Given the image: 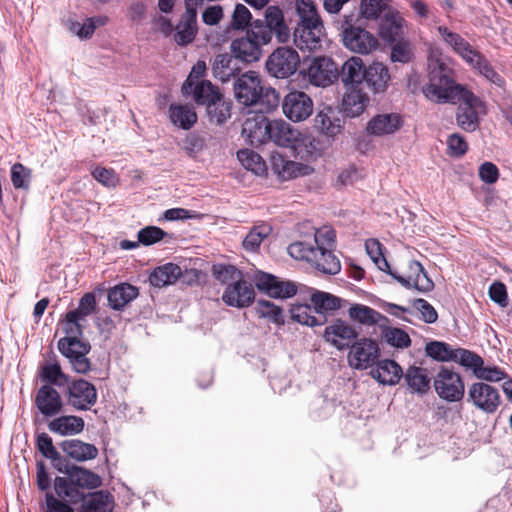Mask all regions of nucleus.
<instances>
[{
	"label": "nucleus",
	"instance_id": "nucleus-1",
	"mask_svg": "<svg viewBox=\"0 0 512 512\" xmlns=\"http://www.w3.org/2000/svg\"><path fill=\"white\" fill-rule=\"evenodd\" d=\"M453 69L441 59H429L428 83L423 93L429 100L437 103L460 102L457 113V124L467 132L475 131L480 124V116L487 113L486 104L462 85L456 84Z\"/></svg>",
	"mask_w": 512,
	"mask_h": 512
},
{
	"label": "nucleus",
	"instance_id": "nucleus-2",
	"mask_svg": "<svg viewBox=\"0 0 512 512\" xmlns=\"http://www.w3.org/2000/svg\"><path fill=\"white\" fill-rule=\"evenodd\" d=\"M55 468L66 474L68 477H56L54 479V490L58 497L67 499L70 503L77 504L84 499L83 489H95L102 484V480L96 473L76 465L61 468L55 464Z\"/></svg>",
	"mask_w": 512,
	"mask_h": 512
},
{
	"label": "nucleus",
	"instance_id": "nucleus-3",
	"mask_svg": "<svg viewBox=\"0 0 512 512\" xmlns=\"http://www.w3.org/2000/svg\"><path fill=\"white\" fill-rule=\"evenodd\" d=\"M360 20L359 13L351 12L335 21V25L344 47L354 53L365 55L376 50L379 43L372 33L358 25Z\"/></svg>",
	"mask_w": 512,
	"mask_h": 512
},
{
	"label": "nucleus",
	"instance_id": "nucleus-4",
	"mask_svg": "<svg viewBox=\"0 0 512 512\" xmlns=\"http://www.w3.org/2000/svg\"><path fill=\"white\" fill-rule=\"evenodd\" d=\"M287 250L291 257L310 263L324 274L335 275L341 270L339 259L324 247L318 249L315 244L299 241L290 244Z\"/></svg>",
	"mask_w": 512,
	"mask_h": 512
},
{
	"label": "nucleus",
	"instance_id": "nucleus-5",
	"mask_svg": "<svg viewBox=\"0 0 512 512\" xmlns=\"http://www.w3.org/2000/svg\"><path fill=\"white\" fill-rule=\"evenodd\" d=\"M256 34L263 44H269L275 35L279 43H286L290 39V29L286 25L282 10L277 6H268L264 13V20L256 19L252 23V35Z\"/></svg>",
	"mask_w": 512,
	"mask_h": 512
},
{
	"label": "nucleus",
	"instance_id": "nucleus-6",
	"mask_svg": "<svg viewBox=\"0 0 512 512\" xmlns=\"http://www.w3.org/2000/svg\"><path fill=\"white\" fill-rule=\"evenodd\" d=\"M303 80L316 87H327L339 76L337 64L328 57H315L304 63L300 71Z\"/></svg>",
	"mask_w": 512,
	"mask_h": 512
},
{
	"label": "nucleus",
	"instance_id": "nucleus-7",
	"mask_svg": "<svg viewBox=\"0 0 512 512\" xmlns=\"http://www.w3.org/2000/svg\"><path fill=\"white\" fill-rule=\"evenodd\" d=\"M300 64V58L296 50L290 47H278L268 57L266 70L269 75L285 79L293 75Z\"/></svg>",
	"mask_w": 512,
	"mask_h": 512
},
{
	"label": "nucleus",
	"instance_id": "nucleus-8",
	"mask_svg": "<svg viewBox=\"0 0 512 512\" xmlns=\"http://www.w3.org/2000/svg\"><path fill=\"white\" fill-rule=\"evenodd\" d=\"M67 404L77 411L90 410L97 402V389L85 379H73L66 385L64 393Z\"/></svg>",
	"mask_w": 512,
	"mask_h": 512
},
{
	"label": "nucleus",
	"instance_id": "nucleus-9",
	"mask_svg": "<svg viewBox=\"0 0 512 512\" xmlns=\"http://www.w3.org/2000/svg\"><path fill=\"white\" fill-rule=\"evenodd\" d=\"M433 385L438 396L448 402H457L464 397L465 386L461 376L448 368L437 373Z\"/></svg>",
	"mask_w": 512,
	"mask_h": 512
},
{
	"label": "nucleus",
	"instance_id": "nucleus-10",
	"mask_svg": "<svg viewBox=\"0 0 512 512\" xmlns=\"http://www.w3.org/2000/svg\"><path fill=\"white\" fill-rule=\"evenodd\" d=\"M380 357V348L375 340L361 338L351 346L348 354L350 367L356 370H365L374 366Z\"/></svg>",
	"mask_w": 512,
	"mask_h": 512
},
{
	"label": "nucleus",
	"instance_id": "nucleus-11",
	"mask_svg": "<svg viewBox=\"0 0 512 512\" xmlns=\"http://www.w3.org/2000/svg\"><path fill=\"white\" fill-rule=\"evenodd\" d=\"M254 282L260 292L272 298H290L297 293V286L293 281L280 280L275 275L263 271L255 273Z\"/></svg>",
	"mask_w": 512,
	"mask_h": 512
},
{
	"label": "nucleus",
	"instance_id": "nucleus-12",
	"mask_svg": "<svg viewBox=\"0 0 512 512\" xmlns=\"http://www.w3.org/2000/svg\"><path fill=\"white\" fill-rule=\"evenodd\" d=\"M262 80L255 71H249L240 75L234 82V94L236 100L247 107L255 106L262 92Z\"/></svg>",
	"mask_w": 512,
	"mask_h": 512
},
{
	"label": "nucleus",
	"instance_id": "nucleus-13",
	"mask_svg": "<svg viewBox=\"0 0 512 512\" xmlns=\"http://www.w3.org/2000/svg\"><path fill=\"white\" fill-rule=\"evenodd\" d=\"M282 110L289 120L301 122L313 113V101L305 92L291 91L282 101Z\"/></svg>",
	"mask_w": 512,
	"mask_h": 512
},
{
	"label": "nucleus",
	"instance_id": "nucleus-14",
	"mask_svg": "<svg viewBox=\"0 0 512 512\" xmlns=\"http://www.w3.org/2000/svg\"><path fill=\"white\" fill-rule=\"evenodd\" d=\"M358 331L344 320L336 319L324 331L325 341L338 350L350 349L358 338Z\"/></svg>",
	"mask_w": 512,
	"mask_h": 512
},
{
	"label": "nucleus",
	"instance_id": "nucleus-15",
	"mask_svg": "<svg viewBox=\"0 0 512 512\" xmlns=\"http://www.w3.org/2000/svg\"><path fill=\"white\" fill-rule=\"evenodd\" d=\"M408 269L409 273L406 276H402L392 269L389 275L406 289L414 288L423 293L433 290L434 283L420 262L409 260Z\"/></svg>",
	"mask_w": 512,
	"mask_h": 512
},
{
	"label": "nucleus",
	"instance_id": "nucleus-16",
	"mask_svg": "<svg viewBox=\"0 0 512 512\" xmlns=\"http://www.w3.org/2000/svg\"><path fill=\"white\" fill-rule=\"evenodd\" d=\"M467 401L485 413H494L500 404V396L493 386L476 382L468 388Z\"/></svg>",
	"mask_w": 512,
	"mask_h": 512
},
{
	"label": "nucleus",
	"instance_id": "nucleus-17",
	"mask_svg": "<svg viewBox=\"0 0 512 512\" xmlns=\"http://www.w3.org/2000/svg\"><path fill=\"white\" fill-rule=\"evenodd\" d=\"M261 39L256 35H252V29L247 30L245 36L234 39L230 44L231 53L236 59L250 64L258 61L262 56Z\"/></svg>",
	"mask_w": 512,
	"mask_h": 512
},
{
	"label": "nucleus",
	"instance_id": "nucleus-18",
	"mask_svg": "<svg viewBox=\"0 0 512 512\" xmlns=\"http://www.w3.org/2000/svg\"><path fill=\"white\" fill-rule=\"evenodd\" d=\"M197 1L185 0V12L176 26L175 42L180 46L191 43L197 34Z\"/></svg>",
	"mask_w": 512,
	"mask_h": 512
},
{
	"label": "nucleus",
	"instance_id": "nucleus-19",
	"mask_svg": "<svg viewBox=\"0 0 512 512\" xmlns=\"http://www.w3.org/2000/svg\"><path fill=\"white\" fill-rule=\"evenodd\" d=\"M325 36L322 22L297 24L293 37L294 43L300 50H316L321 47Z\"/></svg>",
	"mask_w": 512,
	"mask_h": 512
},
{
	"label": "nucleus",
	"instance_id": "nucleus-20",
	"mask_svg": "<svg viewBox=\"0 0 512 512\" xmlns=\"http://www.w3.org/2000/svg\"><path fill=\"white\" fill-rule=\"evenodd\" d=\"M255 299V291L251 283L243 278L230 283L222 294V301L231 307L245 308L250 306Z\"/></svg>",
	"mask_w": 512,
	"mask_h": 512
},
{
	"label": "nucleus",
	"instance_id": "nucleus-21",
	"mask_svg": "<svg viewBox=\"0 0 512 512\" xmlns=\"http://www.w3.org/2000/svg\"><path fill=\"white\" fill-rule=\"evenodd\" d=\"M269 140L278 146L296 148L302 134L284 120H271L268 126Z\"/></svg>",
	"mask_w": 512,
	"mask_h": 512
},
{
	"label": "nucleus",
	"instance_id": "nucleus-22",
	"mask_svg": "<svg viewBox=\"0 0 512 512\" xmlns=\"http://www.w3.org/2000/svg\"><path fill=\"white\" fill-rule=\"evenodd\" d=\"M391 80L389 69L382 62L374 61L366 67L363 84L371 93H384Z\"/></svg>",
	"mask_w": 512,
	"mask_h": 512
},
{
	"label": "nucleus",
	"instance_id": "nucleus-23",
	"mask_svg": "<svg viewBox=\"0 0 512 512\" xmlns=\"http://www.w3.org/2000/svg\"><path fill=\"white\" fill-rule=\"evenodd\" d=\"M35 405L46 417H53L63 409L59 392L50 385H43L38 389L35 396Z\"/></svg>",
	"mask_w": 512,
	"mask_h": 512
},
{
	"label": "nucleus",
	"instance_id": "nucleus-24",
	"mask_svg": "<svg viewBox=\"0 0 512 512\" xmlns=\"http://www.w3.org/2000/svg\"><path fill=\"white\" fill-rule=\"evenodd\" d=\"M366 67L360 57H351L344 62L339 74L347 89L360 88L365 78Z\"/></svg>",
	"mask_w": 512,
	"mask_h": 512
},
{
	"label": "nucleus",
	"instance_id": "nucleus-25",
	"mask_svg": "<svg viewBox=\"0 0 512 512\" xmlns=\"http://www.w3.org/2000/svg\"><path fill=\"white\" fill-rule=\"evenodd\" d=\"M402 125V117L397 113L379 114L367 123L366 130L370 135L383 136L395 133Z\"/></svg>",
	"mask_w": 512,
	"mask_h": 512
},
{
	"label": "nucleus",
	"instance_id": "nucleus-26",
	"mask_svg": "<svg viewBox=\"0 0 512 512\" xmlns=\"http://www.w3.org/2000/svg\"><path fill=\"white\" fill-rule=\"evenodd\" d=\"M238 62L239 59H236L233 53L217 54L211 64L213 76L222 82H228L240 72Z\"/></svg>",
	"mask_w": 512,
	"mask_h": 512
},
{
	"label": "nucleus",
	"instance_id": "nucleus-27",
	"mask_svg": "<svg viewBox=\"0 0 512 512\" xmlns=\"http://www.w3.org/2000/svg\"><path fill=\"white\" fill-rule=\"evenodd\" d=\"M402 367L394 360L385 359L376 363V368L370 371L372 378L383 385L394 386L403 377Z\"/></svg>",
	"mask_w": 512,
	"mask_h": 512
},
{
	"label": "nucleus",
	"instance_id": "nucleus-28",
	"mask_svg": "<svg viewBox=\"0 0 512 512\" xmlns=\"http://www.w3.org/2000/svg\"><path fill=\"white\" fill-rule=\"evenodd\" d=\"M84 321L83 318L76 316V312H68L65 315V319L63 321V332L65 333V337L61 338L58 341V350L68 348V346L73 345L72 343H81L80 337L82 336L83 326L81 322Z\"/></svg>",
	"mask_w": 512,
	"mask_h": 512
},
{
	"label": "nucleus",
	"instance_id": "nucleus-29",
	"mask_svg": "<svg viewBox=\"0 0 512 512\" xmlns=\"http://www.w3.org/2000/svg\"><path fill=\"white\" fill-rule=\"evenodd\" d=\"M60 448L70 458L79 462L95 459L98 455V449L95 445L78 439L64 440L60 443Z\"/></svg>",
	"mask_w": 512,
	"mask_h": 512
},
{
	"label": "nucleus",
	"instance_id": "nucleus-30",
	"mask_svg": "<svg viewBox=\"0 0 512 512\" xmlns=\"http://www.w3.org/2000/svg\"><path fill=\"white\" fill-rule=\"evenodd\" d=\"M182 92L185 95H192L196 104L206 106V108L213 104V101L217 100L218 96H221L219 88L209 80H201L192 85L190 89L182 90Z\"/></svg>",
	"mask_w": 512,
	"mask_h": 512
},
{
	"label": "nucleus",
	"instance_id": "nucleus-31",
	"mask_svg": "<svg viewBox=\"0 0 512 512\" xmlns=\"http://www.w3.org/2000/svg\"><path fill=\"white\" fill-rule=\"evenodd\" d=\"M84 426L83 418L75 415L60 416L48 423L49 431L61 436L79 434L83 431Z\"/></svg>",
	"mask_w": 512,
	"mask_h": 512
},
{
	"label": "nucleus",
	"instance_id": "nucleus-32",
	"mask_svg": "<svg viewBox=\"0 0 512 512\" xmlns=\"http://www.w3.org/2000/svg\"><path fill=\"white\" fill-rule=\"evenodd\" d=\"M404 381L411 393L426 394L430 389L431 379L427 370L422 367L410 366L403 374Z\"/></svg>",
	"mask_w": 512,
	"mask_h": 512
},
{
	"label": "nucleus",
	"instance_id": "nucleus-33",
	"mask_svg": "<svg viewBox=\"0 0 512 512\" xmlns=\"http://www.w3.org/2000/svg\"><path fill=\"white\" fill-rule=\"evenodd\" d=\"M271 169L282 180H289L305 174L307 166L288 160L280 154H274L271 156Z\"/></svg>",
	"mask_w": 512,
	"mask_h": 512
},
{
	"label": "nucleus",
	"instance_id": "nucleus-34",
	"mask_svg": "<svg viewBox=\"0 0 512 512\" xmlns=\"http://www.w3.org/2000/svg\"><path fill=\"white\" fill-rule=\"evenodd\" d=\"M138 294V288L129 283L116 285L108 291L107 298L109 306L114 310H122L128 303L133 301Z\"/></svg>",
	"mask_w": 512,
	"mask_h": 512
},
{
	"label": "nucleus",
	"instance_id": "nucleus-35",
	"mask_svg": "<svg viewBox=\"0 0 512 512\" xmlns=\"http://www.w3.org/2000/svg\"><path fill=\"white\" fill-rule=\"evenodd\" d=\"M402 22L403 19L398 13H385L379 21L380 37L389 43L396 42L402 35Z\"/></svg>",
	"mask_w": 512,
	"mask_h": 512
},
{
	"label": "nucleus",
	"instance_id": "nucleus-36",
	"mask_svg": "<svg viewBox=\"0 0 512 512\" xmlns=\"http://www.w3.org/2000/svg\"><path fill=\"white\" fill-rule=\"evenodd\" d=\"M342 100L343 113L348 117H357L363 113L370 99L361 88L348 89Z\"/></svg>",
	"mask_w": 512,
	"mask_h": 512
},
{
	"label": "nucleus",
	"instance_id": "nucleus-37",
	"mask_svg": "<svg viewBox=\"0 0 512 512\" xmlns=\"http://www.w3.org/2000/svg\"><path fill=\"white\" fill-rule=\"evenodd\" d=\"M314 127L320 133L328 137H334L341 132L343 121L329 108L326 111H319L316 114Z\"/></svg>",
	"mask_w": 512,
	"mask_h": 512
},
{
	"label": "nucleus",
	"instance_id": "nucleus-38",
	"mask_svg": "<svg viewBox=\"0 0 512 512\" xmlns=\"http://www.w3.org/2000/svg\"><path fill=\"white\" fill-rule=\"evenodd\" d=\"M180 266L174 263H167L153 270L149 276V282L154 287H164L175 283L181 276Z\"/></svg>",
	"mask_w": 512,
	"mask_h": 512
},
{
	"label": "nucleus",
	"instance_id": "nucleus-39",
	"mask_svg": "<svg viewBox=\"0 0 512 512\" xmlns=\"http://www.w3.org/2000/svg\"><path fill=\"white\" fill-rule=\"evenodd\" d=\"M314 312L325 317L328 312H333L341 308L342 299L328 292L315 291L310 296Z\"/></svg>",
	"mask_w": 512,
	"mask_h": 512
},
{
	"label": "nucleus",
	"instance_id": "nucleus-40",
	"mask_svg": "<svg viewBox=\"0 0 512 512\" xmlns=\"http://www.w3.org/2000/svg\"><path fill=\"white\" fill-rule=\"evenodd\" d=\"M270 120L262 118L260 121L248 119L243 126V133H245L254 146L262 145L269 140L268 126Z\"/></svg>",
	"mask_w": 512,
	"mask_h": 512
},
{
	"label": "nucleus",
	"instance_id": "nucleus-41",
	"mask_svg": "<svg viewBox=\"0 0 512 512\" xmlns=\"http://www.w3.org/2000/svg\"><path fill=\"white\" fill-rule=\"evenodd\" d=\"M169 118L175 126L188 130L196 123L197 114L188 105H170Z\"/></svg>",
	"mask_w": 512,
	"mask_h": 512
},
{
	"label": "nucleus",
	"instance_id": "nucleus-42",
	"mask_svg": "<svg viewBox=\"0 0 512 512\" xmlns=\"http://www.w3.org/2000/svg\"><path fill=\"white\" fill-rule=\"evenodd\" d=\"M85 512H111L113 497L104 490L91 493L87 499H83Z\"/></svg>",
	"mask_w": 512,
	"mask_h": 512
},
{
	"label": "nucleus",
	"instance_id": "nucleus-43",
	"mask_svg": "<svg viewBox=\"0 0 512 512\" xmlns=\"http://www.w3.org/2000/svg\"><path fill=\"white\" fill-rule=\"evenodd\" d=\"M348 313L352 320L365 325L379 324L381 321H388L387 317L383 316L381 313L361 304L352 305Z\"/></svg>",
	"mask_w": 512,
	"mask_h": 512
},
{
	"label": "nucleus",
	"instance_id": "nucleus-44",
	"mask_svg": "<svg viewBox=\"0 0 512 512\" xmlns=\"http://www.w3.org/2000/svg\"><path fill=\"white\" fill-rule=\"evenodd\" d=\"M313 306L308 304H295L291 307V318L300 324L314 327L323 325L326 317H316L312 315Z\"/></svg>",
	"mask_w": 512,
	"mask_h": 512
},
{
	"label": "nucleus",
	"instance_id": "nucleus-45",
	"mask_svg": "<svg viewBox=\"0 0 512 512\" xmlns=\"http://www.w3.org/2000/svg\"><path fill=\"white\" fill-rule=\"evenodd\" d=\"M455 350L456 348L441 341H431L425 346L426 355L439 362H453L456 357Z\"/></svg>",
	"mask_w": 512,
	"mask_h": 512
},
{
	"label": "nucleus",
	"instance_id": "nucleus-46",
	"mask_svg": "<svg viewBox=\"0 0 512 512\" xmlns=\"http://www.w3.org/2000/svg\"><path fill=\"white\" fill-rule=\"evenodd\" d=\"M40 377L42 381L46 382V385H53L62 387L66 386L70 381L68 375H66L58 363H49L41 368Z\"/></svg>",
	"mask_w": 512,
	"mask_h": 512
},
{
	"label": "nucleus",
	"instance_id": "nucleus-47",
	"mask_svg": "<svg viewBox=\"0 0 512 512\" xmlns=\"http://www.w3.org/2000/svg\"><path fill=\"white\" fill-rule=\"evenodd\" d=\"M231 101H227L224 99L223 95L218 96L217 100L213 101V104H210L206 110L207 115L211 122H215L216 124L224 123L231 116Z\"/></svg>",
	"mask_w": 512,
	"mask_h": 512
},
{
	"label": "nucleus",
	"instance_id": "nucleus-48",
	"mask_svg": "<svg viewBox=\"0 0 512 512\" xmlns=\"http://www.w3.org/2000/svg\"><path fill=\"white\" fill-rule=\"evenodd\" d=\"M79 348L77 352L67 359L71 364L73 370L79 374L87 373L91 368L90 360L86 357L89 353L91 346L88 342H81L76 344Z\"/></svg>",
	"mask_w": 512,
	"mask_h": 512
},
{
	"label": "nucleus",
	"instance_id": "nucleus-49",
	"mask_svg": "<svg viewBox=\"0 0 512 512\" xmlns=\"http://www.w3.org/2000/svg\"><path fill=\"white\" fill-rule=\"evenodd\" d=\"M255 310L260 318H267L277 325H283L285 323L283 310L273 302L258 300Z\"/></svg>",
	"mask_w": 512,
	"mask_h": 512
},
{
	"label": "nucleus",
	"instance_id": "nucleus-50",
	"mask_svg": "<svg viewBox=\"0 0 512 512\" xmlns=\"http://www.w3.org/2000/svg\"><path fill=\"white\" fill-rule=\"evenodd\" d=\"M237 158L247 170H251L257 175L262 174L266 170L265 161L253 150H239L237 152Z\"/></svg>",
	"mask_w": 512,
	"mask_h": 512
},
{
	"label": "nucleus",
	"instance_id": "nucleus-51",
	"mask_svg": "<svg viewBox=\"0 0 512 512\" xmlns=\"http://www.w3.org/2000/svg\"><path fill=\"white\" fill-rule=\"evenodd\" d=\"M280 103L279 92L270 86H262V92L259 95V101L255 104L258 107V111L262 113H269L274 111Z\"/></svg>",
	"mask_w": 512,
	"mask_h": 512
},
{
	"label": "nucleus",
	"instance_id": "nucleus-52",
	"mask_svg": "<svg viewBox=\"0 0 512 512\" xmlns=\"http://www.w3.org/2000/svg\"><path fill=\"white\" fill-rule=\"evenodd\" d=\"M270 227L267 225L254 226L246 235L242 242V246L246 251L255 252L269 235Z\"/></svg>",
	"mask_w": 512,
	"mask_h": 512
},
{
	"label": "nucleus",
	"instance_id": "nucleus-53",
	"mask_svg": "<svg viewBox=\"0 0 512 512\" xmlns=\"http://www.w3.org/2000/svg\"><path fill=\"white\" fill-rule=\"evenodd\" d=\"M455 356L456 357L453 362H456L467 369H471L474 375L477 370H479L480 366L484 364L481 356L464 348H456Z\"/></svg>",
	"mask_w": 512,
	"mask_h": 512
},
{
	"label": "nucleus",
	"instance_id": "nucleus-54",
	"mask_svg": "<svg viewBox=\"0 0 512 512\" xmlns=\"http://www.w3.org/2000/svg\"><path fill=\"white\" fill-rule=\"evenodd\" d=\"M296 11L299 17L298 24L322 22L313 0H296Z\"/></svg>",
	"mask_w": 512,
	"mask_h": 512
},
{
	"label": "nucleus",
	"instance_id": "nucleus-55",
	"mask_svg": "<svg viewBox=\"0 0 512 512\" xmlns=\"http://www.w3.org/2000/svg\"><path fill=\"white\" fill-rule=\"evenodd\" d=\"M212 275L217 281L227 285L243 278L242 272L231 264L214 265L212 267Z\"/></svg>",
	"mask_w": 512,
	"mask_h": 512
},
{
	"label": "nucleus",
	"instance_id": "nucleus-56",
	"mask_svg": "<svg viewBox=\"0 0 512 512\" xmlns=\"http://www.w3.org/2000/svg\"><path fill=\"white\" fill-rule=\"evenodd\" d=\"M365 248L367 254L370 256V258L372 259V261L375 263L379 270L387 274L391 273V267L382 253L381 244L378 240H367L365 243Z\"/></svg>",
	"mask_w": 512,
	"mask_h": 512
},
{
	"label": "nucleus",
	"instance_id": "nucleus-57",
	"mask_svg": "<svg viewBox=\"0 0 512 512\" xmlns=\"http://www.w3.org/2000/svg\"><path fill=\"white\" fill-rule=\"evenodd\" d=\"M475 69L483 75L487 80L492 82L493 84L503 87L505 84L504 78L495 71L490 62L486 59V57H479L476 59Z\"/></svg>",
	"mask_w": 512,
	"mask_h": 512
},
{
	"label": "nucleus",
	"instance_id": "nucleus-58",
	"mask_svg": "<svg viewBox=\"0 0 512 512\" xmlns=\"http://www.w3.org/2000/svg\"><path fill=\"white\" fill-rule=\"evenodd\" d=\"M36 446L43 457L51 461L60 460V453L55 448L52 438L45 432L37 435Z\"/></svg>",
	"mask_w": 512,
	"mask_h": 512
},
{
	"label": "nucleus",
	"instance_id": "nucleus-59",
	"mask_svg": "<svg viewBox=\"0 0 512 512\" xmlns=\"http://www.w3.org/2000/svg\"><path fill=\"white\" fill-rule=\"evenodd\" d=\"M252 15L249 9L243 4H237L232 14L231 28L244 30L249 25L252 27Z\"/></svg>",
	"mask_w": 512,
	"mask_h": 512
},
{
	"label": "nucleus",
	"instance_id": "nucleus-60",
	"mask_svg": "<svg viewBox=\"0 0 512 512\" xmlns=\"http://www.w3.org/2000/svg\"><path fill=\"white\" fill-rule=\"evenodd\" d=\"M386 342L397 348H407L411 345L410 336L400 328H386L383 331Z\"/></svg>",
	"mask_w": 512,
	"mask_h": 512
},
{
	"label": "nucleus",
	"instance_id": "nucleus-61",
	"mask_svg": "<svg viewBox=\"0 0 512 512\" xmlns=\"http://www.w3.org/2000/svg\"><path fill=\"white\" fill-rule=\"evenodd\" d=\"M167 235V232L159 227L147 226L138 231L137 238L139 243L150 246L161 241Z\"/></svg>",
	"mask_w": 512,
	"mask_h": 512
},
{
	"label": "nucleus",
	"instance_id": "nucleus-62",
	"mask_svg": "<svg viewBox=\"0 0 512 512\" xmlns=\"http://www.w3.org/2000/svg\"><path fill=\"white\" fill-rule=\"evenodd\" d=\"M30 169L21 163H16L11 169V181L15 188L28 189L30 184Z\"/></svg>",
	"mask_w": 512,
	"mask_h": 512
},
{
	"label": "nucleus",
	"instance_id": "nucleus-63",
	"mask_svg": "<svg viewBox=\"0 0 512 512\" xmlns=\"http://www.w3.org/2000/svg\"><path fill=\"white\" fill-rule=\"evenodd\" d=\"M335 242V231L330 226H323L314 233V244L318 249L331 250Z\"/></svg>",
	"mask_w": 512,
	"mask_h": 512
},
{
	"label": "nucleus",
	"instance_id": "nucleus-64",
	"mask_svg": "<svg viewBox=\"0 0 512 512\" xmlns=\"http://www.w3.org/2000/svg\"><path fill=\"white\" fill-rule=\"evenodd\" d=\"M45 503L47 510L45 512H75L67 499L56 497L52 493L45 495Z\"/></svg>",
	"mask_w": 512,
	"mask_h": 512
}]
</instances>
